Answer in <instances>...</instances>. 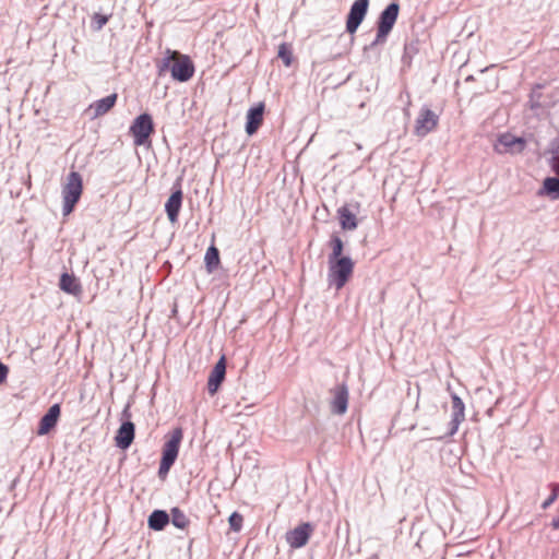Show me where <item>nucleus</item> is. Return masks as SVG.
I'll use <instances>...</instances> for the list:
<instances>
[{
  "mask_svg": "<svg viewBox=\"0 0 559 559\" xmlns=\"http://www.w3.org/2000/svg\"><path fill=\"white\" fill-rule=\"evenodd\" d=\"M538 197H548L550 200H559V177H546L542 188L537 191Z\"/></svg>",
  "mask_w": 559,
  "mask_h": 559,
  "instance_id": "20",
  "label": "nucleus"
},
{
  "mask_svg": "<svg viewBox=\"0 0 559 559\" xmlns=\"http://www.w3.org/2000/svg\"><path fill=\"white\" fill-rule=\"evenodd\" d=\"M439 122V116L429 107H421L415 121L414 132L417 136L424 138L433 131Z\"/></svg>",
  "mask_w": 559,
  "mask_h": 559,
  "instance_id": "6",
  "label": "nucleus"
},
{
  "mask_svg": "<svg viewBox=\"0 0 559 559\" xmlns=\"http://www.w3.org/2000/svg\"><path fill=\"white\" fill-rule=\"evenodd\" d=\"M154 132V123L151 115L143 112L139 115L130 126V133L136 146L150 143V136Z\"/></svg>",
  "mask_w": 559,
  "mask_h": 559,
  "instance_id": "5",
  "label": "nucleus"
},
{
  "mask_svg": "<svg viewBox=\"0 0 559 559\" xmlns=\"http://www.w3.org/2000/svg\"><path fill=\"white\" fill-rule=\"evenodd\" d=\"M469 80H473V75H468V76L466 78V81H469Z\"/></svg>",
  "mask_w": 559,
  "mask_h": 559,
  "instance_id": "39",
  "label": "nucleus"
},
{
  "mask_svg": "<svg viewBox=\"0 0 559 559\" xmlns=\"http://www.w3.org/2000/svg\"><path fill=\"white\" fill-rule=\"evenodd\" d=\"M170 521V515L164 510H154L148 519L147 525L153 531H163Z\"/></svg>",
  "mask_w": 559,
  "mask_h": 559,
  "instance_id": "21",
  "label": "nucleus"
},
{
  "mask_svg": "<svg viewBox=\"0 0 559 559\" xmlns=\"http://www.w3.org/2000/svg\"><path fill=\"white\" fill-rule=\"evenodd\" d=\"M182 437L183 432L180 427H177L171 431L169 439L163 447L160 460L169 461L171 463L176 462Z\"/></svg>",
  "mask_w": 559,
  "mask_h": 559,
  "instance_id": "10",
  "label": "nucleus"
},
{
  "mask_svg": "<svg viewBox=\"0 0 559 559\" xmlns=\"http://www.w3.org/2000/svg\"><path fill=\"white\" fill-rule=\"evenodd\" d=\"M109 15L95 12L91 16V27L93 31H100L108 22Z\"/></svg>",
  "mask_w": 559,
  "mask_h": 559,
  "instance_id": "28",
  "label": "nucleus"
},
{
  "mask_svg": "<svg viewBox=\"0 0 559 559\" xmlns=\"http://www.w3.org/2000/svg\"><path fill=\"white\" fill-rule=\"evenodd\" d=\"M8 373V366L0 361V384H2L7 380Z\"/></svg>",
  "mask_w": 559,
  "mask_h": 559,
  "instance_id": "33",
  "label": "nucleus"
},
{
  "mask_svg": "<svg viewBox=\"0 0 559 559\" xmlns=\"http://www.w3.org/2000/svg\"><path fill=\"white\" fill-rule=\"evenodd\" d=\"M174 464L175 463H171L169 461L160 460L159 467H158L159 478H165Z\"/></svg>",
  "mask_w": 559,
  "mask_h": 559,
  "instance_id": "32",
  "label": "nucleus"
},
{
  "mask_svg": "<svg viewBox=\"0 0 559 559\" xmlns=\"http://www.w3.org/2000/svg\"><path fill=\"white\" fill-rule=\"evenodd\" d=\"M552 527L559 530V516L552 520Z\"/></svg>",
  "mask_w": 559,
  "mask_h": 559,
  "instance_id": "37",
  "label": "nucleus"
},
{
  "mask_svg": "<svg viewBox=\"0 0 559 559\" xmlns=\"http://www.w3.org/2000/svg\"><path fill=\"white\" fill-rule=\"evenodd\" d=\"M499 145L504 147V152L511 154L522 153L526 147V140L522 136H515L509 132L498 138Z\"/></svg>",
  "mask_w": 559,
  "mask_h": 559,
  "instance_id": "16",
  "label": "nucleus"
},
{
  "mask_svg": "<svg viewBox=\"0 0 559 559\" xmlns=\"http://www.w3.org/2000/svg\"><path fill=\"white\" fill-rule=\"evenodd\" d=\"M421 43L418 39L411 40L404 46L402 63L406 68L421 67L425 53L421 51Z\"/></svg>",
  "mask_w": 559,
  "mask_h": 559,
  "instance_id": "9",
  "label": "nucleus"
},
{
  "mask_svg": "<svg viewBox=\"0 0 559 559\" xmlns=\"http://www.w3.org/2000/svg\"><path fill=\"white\" fill-rule=\"evenodd\" d=\"M194 72H170V78L173 79V81H177V82H188L192 75H193Z\"/></svg>",
  "mask_w": 559,
  "mask_h": 559,
  "instance_id": "31",
  "label": "nucleus"
},
{
  "mask_svg": "<svg viewBox=\"0 0 559 559\" xmlns=\"http://www.w3.org/2000/svg\"><path fill=\"white\" fill-rule=\"evenodd\" d=\"M135 426L127 420L121 424L115 437L116 445L121 450H127L133 442Z\"/></svg>",
  "mask_w": 559,
  "mask_h": 559,
  "instance_id": "15",
  "label": "nucleus"
},
{
  "mask_svg": "<svg viewBox=\"0 0 559 559\" xmlns=\"http://www.w3.org/2000/svg\"><path fill=\"white\" fill-rule=\"evenodd\" d=\"M183 193L181 188L173 191L170 197L168 198L165 204V211L168 219L171 223H176L178 221L179 212L182 205Z\"/></svg>",
  "mask_w": 559,
  "mask_h": 559,
  "instance_id": "18",
  "label": "nucleus"
},
{
  "mask_svg": "<svg viewBox=\"0 0 559 559\" xmlns=\"http://www.w3.org/2000/svg\"><path fill=\"white\" fill-rule=\"evenodd\" d=\"M313 530L311 523L304 522L286 533V542L294 549L301 548L308 543Z\"/></svg>",
  "mask_w": 559,
  "mask_h": 559,
  "instance_id": "8",
  "label": "nucleus"
},
{
  "mask_svg": "<svg viewBox=\"0 0 559 559\" xmlns=\"http://www.w3.org/2000/svg\"><path fill=\"white\" fill-rule=\"evenodd\" d=\"M243 518L238 512H233L228 519L229 526L233 531L239 532L242 527Z\"/></svg>",
  "mask_w": 559,
  "mask_h": 559,
  "instance_id": "29",
  "label": "nucleus"
},
{
  "mask_svg": "<svg viewBox=\"0 0 559 559\" xmlns=\"http://www.w3.org/2000/svg\"><path fill=\"white\" fill-rule=\"evenodd\" d=\"M551 487V495L543 502L542 509L546 510L548 509L558 498L559 496V485L558 484H550Z\"/></svg>",
  "mask_w": 559,
  "mask_h": 559,
  "instance_id": "30",
  "label": "nucleus"
},
{
  "mask_svg": "<svg viewBox=\"0 0 559 559\" xmlns=\"http://www.w3.org/2000/svg\"><path fill=\"white\" fill-rule=\"evenodd\" d=\"M332 251L329 254L328 261L344 258L345 255H342L344 243L343 240L337 235H332L330 242H329Z\"/></svg>",
  "mask_w": 559,
  "mask_h": 559,
  "instance_id": "25",
  "label": "nucleus"
},
{
  "mask_svg": "<svg viewBox=\"0 0 559 559\" xmlns=\"http://www.w3.org/2000/svg\"><path fill=\"white\" fill-rule=\"evenodd\" d=\"M558 156L559 155L554 154V157L551 159V168L556 173V175L559 176V160H558Z\"/></svg>",
  "mask_w": 559,
  "mask_h": 559,
  "instance_id": "35",
  "label": "nucleus"
},
{
  "mask_svg": "<svg viewBox=\"0 0 559 559\" xmlns=\"http://www.w3.org/2000/svg\"><path fill=\"white\" fill-rule=\"evenodd\" d=\"M157 70L160 71H189L194 70V64L189 56L177 50L166 49L163 57L157 59Z\"/></svg>",
  "mask_w": 559,
  "mask_h": 559,
  "instance_id": "4",
  "label": "nucleus"
},
{
  "mask_svg": "<svg viewBox=\"0 0 559 559\" xmlns=\"http://www.w3.org/2000/svg\"><path fill=\"white\" fill-rule=\"evenodd\" d=\"M329 273L328 281L331 286L336 289L343 288L350 278L355 263L349 257H344L335 260L328 261Z\"/></svg>",
  "mask_w": 559,
  "mask_h": 559,
  "instance_id": "2",
  "label": "nucleus"
},
{
  "mask_svg": "<svg viewBox=\"0 0 559 559\" xmlns=\"http://www.w3.org/2000/svg\"><path fill=\"white\" fill-rule=\"evenodd\" d=\"M83 190L82 177L76 171H71L67 177V182L62 189V214L64 216L73 212L75 204L79 202Z\"/></svg>",
  "mask_w": 559,
  "mask_h": 559,
  "instance_id": "3",
  "label": "nucleus"
},
{
  "mask_svg": "<svg viewBox=\"0 0 559 559\" xmlns=\"http://www.w3.org/2000/svg\"><path fill=\"white\" fill-rule=\"evenodd\" d=\"M264 104L259 103L252 106L247 111L246 116V132L248 135H253L263 122Z\"/></svg>",
  "mask_w": 559,
  "mask_h": 559,
  "instance_id": "13",
  "label": "nucleus"
},
{
  "mask_svg": "<svg viewBox=\"0 0 559 559\" xmlns=\"http://www.w3.org/2000/svg\"><path fill=\"white\" fill-rule=\"evenodd\" d=\"M333 395L331 401V411L333 414L343 415L346 413L348 407V388L346 383L337 384L331 390Z\"/></svg>",
  "mask_w": 559,
  "mask_h": 559,
  "instance_id": "11",
  "label": "nucleus"
},
{
  "mask_svg": "<svg viewBox=\"0 0 559 559\" xmlns=\"http://www.w3.org/2000/svg\"><path fill=\"white\" fill-rule=\"evenodd\" d=\"M116 102L117 94L114 93L94 102L90 108L94 111V117H99L107 114L115 106Z\"/></svg>",
  "mask_w": 559,
  "mask_h": 559,
  "instance_id": "22",
  "label": "nucleus"
},
{
  "mask_svg": "<svg viewBox=\"0 0 559 559\" xmlns=\"http://www.w3.org/2000/svg\"><path fill=\"white\" fill-rule=\"evenodd\" d=\"M369 9V0H356L352 4L346 19V32L354 35L362 21L365 20Z\"/></svg>",
  "mask_w": 559,
  "mask_h": 559,
  "instance_id": "7",
  "label": "nucleus"
},
{
  "mask_svg": "<svg viewBox=\"0 0 559 559\" xmlns=\"http://www.w3.org/2000/svg\"><path fill=\"white\" fill-rule=\"evenodd\" d=\"M169 515L171 516L173 525L176 526L177 528L183 530L188 526L190 522L186 514L177 507L170 510Z\"/></svg>",
  "mask_w": 559,
  "mask_h": 559,
  "instance_id": "26",
  "label": "nucleus"
},
{
  "mask_svg": "<svg viewBox=\"0 0 559 559\" xmlns=\"http://www.w3.org/2000/svg\"><path fill=\"white\" fill-rule=\"evenodd\" d=\"M60 405L53 404L49 407L46 414L40 418L37 429L38 436L47 435L51 429H53L58 423L60 417Z\"/></svg>",
  "mask_w": 559,
  "mask_h": 559,
  "instance_id": "14",
  "label": "nucleus"
},
{
  "mask_svg": "<svg viewBox=\"0 0 559 559\" xmlns=\"http://www.w3.org/2000/svg\"><path fill=\"white\" fill-rule=\"evenodd\" d=\"M277 58L283 61V66L288 68L293 64V49L287 43H283L278 46Z\"/></svg>",
  "mask_w": 559,
  "mask_h": 559,
  "instance_id": "27",
  "label": "nucleus"
},
{
  "mask_svg": "<svg viewBox=\"0 0 559 559\" xmlns=\"http://www.w3.org/2000/svg\"><path fill=\"white\" fill-rule=\"evenodd\" d=\"M451 399H452V418L450 421L449 435L453 436L454 433H456L460 424L465 419V413H464L465 406H464V403L461 400V397L459 395H456L455 393H453L451 395Z\"/></svg>",
  "mask_w": 559,
  "mask_h": 559,
  "instance_id": "17",
  "label": "nucleus"
},
{
  "mask_svg": "<svg viewBox=\"0 0 559 559\" xmlns=\"http://www.w3.org/2000/svg\"><path fill=\"white\" fill-rule=\"evenodd\" d=\"M539 88H542V86H540V85H537V86H536V88H534V90L532 91V94H531V103H532V105H531V106H532V108H535V107L540 106V105H539V103L535 100V97H536V96H538V95H537V90H539Z\"/></svg>",
  "mask_w": 559,
  "mask_h": 559,
  "instance_id": "34",
  "label": "nucleus"
},
{
  "mask_svg": "<svg viewBox=\"0 0 559 559\" xmlns=\"http://www.w3.org/2000/svg\"><path fill=\"white\" fill-rule=\"evenodd\" d=\"M492 67H493V66H486V67H484L481 70H484V71L491 70V68H492Z\"/></svg>",
  "mask_w": 559,
  "mask_h": 559,
  "instance_id": "38",
  "label": "nucleus"
},
{
  "mask_svg": "<svg viewBox=\"0 0 559 559\" xmlns=\"http://www.w3.org/2000/svg\"><path fill=\"white\" fill-rule=\"evenodd\" d=\"M205 265L209 272H213L219 264V251L216 247L207 248L204 257Z\"/></svg>",
  "mask_w": 559,
  "mask_h": 559,
  "instance_id": "24",
  "label": "nucleus"
},
{
  "mask_svg": "<svg viewBox=\"0 0 559 559\" xmlns=\"http://www.w3.org/2000/svg\"><path fill=\"white\" fill-rule=\"evenodd\" d=\"M550 152L552 154L559 155V139L551 141L550 143Z\"/></svg>",
  "mask_w": 559,
  "mask_h": 559,
  "instance_id": "36",
  "label": "nucleus"
},
{
  "mask_svg": "<svg viewBox=\"0 0 559 559\" xmlns=\"http://www.w3.org/2000/svg\"><path fill=\"white\" fill-rule=\"evenodd\" d=\"M400 12V4L397 2H391L380 13L377 21V35L369 46L365 47V50H371L377 48L379 45H383L386 41L389 34L391 33L394 24L396 23Z\"/></svg>",
  "mask_w": 559,
  "mask_h": 559,
  "instance_id": "1",
  "label": "nucleus"
},
{
  "mask_svg": "<svg viewBox=\"0 0 559 559\" xmlns=\"http://www.w3.org/2000/svg\"><path fill=\"white\" fill-rule=\"evenodd\" d=\"M59 287L67 294L78 296L82 293V286L73 274L62 273L59 281Z\"/></svg>",
  "mask_w": 559,
  "mask_h": 559,
  "instance_id": "19",
  "label": "nucleus"
},
{
  "mask_svg": "<svg viewBox=\"0 0 559 559\" xmlns=\"http://www.w3.org/2000/svg\"><path fill=\"white\" fill-rule=\"evenodd\" d=\"M337 215H338L340 225H341L342 229L354 230L357 228L358 222H357L356 215L353 212H350L346 205L341 206L337 210Z\"/></svg>",
  "mask_w": 559,
  "mask_h": 559,
  "instance_id": "23",
  "label": "nucleus"
},
{
  "mask_svg": "<svg viewBox=\"0 0 559 559\" xmlns=\"http://www.w3.org/2000/svg\"><path fill=\"white\" fill-rule=\"evenodd\" d=\"M226 376V359L225 356H222L218 361L213 367L209 380H207V391L211 395H214Z\"/></svg>",
  "mask_w": 559,
  "mask_h": 559,
  "instance_id": "12",
  "label": "nucleus"
}]
</instances>
